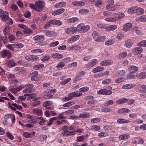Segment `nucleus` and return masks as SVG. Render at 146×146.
Returning <instances> with one entry per match:
<instances>
[{"mask_svg":"<svg viewBox=\"0 0 146 146\" xmlns=\"http://www.w3.org/2000/svg\"><path fill=\"white\" fill-rule=\"evenodd\" d=\"M92 36L95 41L100 42L104 41L106 39L105 36H100L98 33L96 31H94L92 33Z\"/></svg>","mask_w":146,"mask_h":146,"instance_id":"obj_1","label":"nucleus"},{"mask_svg":"<svg viewBox=\"0 0 146 146\" xmlns=\"http://www.w3.org/2000/svg\"><path fill=\"white\" fill-rule=\"evenodd\" d=\"M76 29L77 31L86 32L90 29V26L87 25H84V24L82 23L78 25Z\"/></svg>","mask_w":146,"mask_h":146,"instance_id":"obj_2","label":"nucleus"},{"mask_svg":"<svg viewBox=\"0 0 146 146\" xmlns=\"http://www.w3.org/2000/svg\"><path fill=\"white\" fill-rule=\"evenodd\" d=\"M0 18L3 21H5L9 18L8 13L7 11H4L0 9Z\"/></svg>","mask_w":146,"mask_h":146,"instance_id":"obj_3","label":"nucleus"},{"mask_svg":"<svg viewBox=\"0 0 146 146\" xmlns=\"http://www.w3.org/2000/svg\"><path fill=\"white\" fill-rule=\"evenodd\" d=\"M36 7V11L39 12L44 6V3L40 1H37L35 2Z\"/></svg>","mask_w":146,"mask_h":146,"instance_id":"obj_4","label":"nucleus"},{"mask_svg":"<svg viewBox=\"0 0 146 146\" xmlns=\"http://www.w3.org/2000/svg\"><path fill=\"white\" fill-rule=\"evenodd\" d=\"M97 93L99 94L104 95H109L111 94L112 91L110 90L106 89H101L98 91Z\"/></svg>","mask_w":146,"mask_h":146,"instance_id":"obj_5","label":"nucleus"},{"mask_svg":"<svg viewBox=\"0 0 146 146\" xmlns=\"http://www.w3.org/2000/svg\"><path fill=\"white\" fill-rule=\"evenodd\" d=\"M65 32L68 34H71L75 33L77 31L76 28L72 27L67 28L65 29Z\"/></svg>","mask_w":146,"mask_h":146,"instance_id":"obj_6","label":"nucleus"},{"mask_svg":"<svg viewBox=\"0 0 146 146\" xmlns=\"http://www.w3.org/2000/svg\"><path fill=\"white\" fill-rule=\"evenodd\" d=\"M39 58V57L35 55H30L26 56L25 57V59L28 61L32 62H35Z\"/></svg>","mask_w":146,"mask_h":146,"instance_id":"obj_7","label":"nucleus"},{"mask_svg":"<svg viewBox=\"0 0 146 146\" xmlns=\"http://www.w3.org/2000/svg\"><path fill=\"white\" fill-rule=\"evenodd\" d=\"M1 55L3 58H5L7 56L9 58L12 56V54L10 52L9 50H4L1 52Z\"/></svg>","mask_w":146,"mask_h":146,"instance_id":"obj_8","label":"nucleus"},{"mask_svg":"<svg viewBox=\"0 0 146 146\" xmlns=\"http://www.w3.org/2000/svg\"><path fill=\"white\" fill-rule=\"evenodd\" d=\"M33 75L31 77V80L32 81H38L39 79L38 76V72L37 71H35L33 72Z\"/></svg>","mask_w":146,"mask_h":146,"instance_id":"obj_9","label":"nucleus"},{"mask_svg":"<svg viewBox=\"0 0 146 146\" xmlns=\"http://www.w3.org/2000/svg\"><path fill=\"white\" fill-rule=\"evenodd\" d=\"M113 62L112 60H104L102 62L100 63L101 66H106L112 64Z\"/></svg>","mask_w":146,"mask_h":146,"instance_id":"obj_10","label":"nucleus"},{"mask_svg":"<svg viewBox=\"0 0 146 146\" xmlns=\"http://www.w3.org/2000/svg\"><path fill=\"white\" fill-rule=\"evenodd\" d=\"M85 3L82 1H73L72 3V4L76 7H82L84 6Z\"/></svg>","mask_w":146,"mask_h":146,"instance_id":"obj_11","label":"nucleus"},{"mask_svg":"<svg viewBox=\"0 0 146 146\" xmlns=\"http://www.w3.org/2000/svg\"><path fill=\"white\" fill-rule=\"evenodd\" d=\"M114 17H115L118 19H122L125 16L124 14L121 12L116 13L113 15Z\"/></svg>","mask_w":146,"mask_h":146,"instance_id":"obj_12","label":"nucleus"},{"mask_svg":"<svg viewBox=\"0 0 146 146\" xmlns=\"http://www.w3.org/2000/svg\"><path fill=\"white\" fill-rule=\"evenodd\" d=\"M65 9H60L54 11L52 13V15H59L63 13Z\"/></svg>","mask_w":146,"mask_h":146,"instance_id":"obj_13","label":"nucleus"},{"mask_svg":"<svg viewBox=\"0 0 146 146\" xmlns=\"http://www.w3.org/2000/svg\"><path fill=\"white\" fill-rule=\"evenodd\" d=\"M80 36L78 35H76L75 36H73L71 37L68 40V42L72 43L73 42H74L78 40Z\"/></svg>","mask_w":146,"mask_h":146,"instance_id":"obj_14","label":"nucleus"},{"mask_svg":"<svg viewBox=\"0 0 146 146\" xmlns=\"http://www.w3.org/2000/svg\"><path fill=\"white\" fill-rule=\"evenodd\" d=\"M138 7L136 6H133L129 8V10H128V12L131 14L137 13Z\"/></svg>","mask_w":146,"mask_h":146,"instance_id":"obj_15","label":"nucleus"},{"mask_svg":"<svg viewBox=\"0 0 146 146\" xmlns=\"http://www.w3.org/2000/svg\"><path fill=\"white\" fill-rule=\"evenodd\" d=\"M107 9L108 11H114L116 10L115 5L111 4H108L106 6Z\"/></svg>","mask_w":146,"mask_h":146,"instance_id":"obj_16","label":"nucleus"},{"mask_svg":"<svg viewBox=\"0 0 146 146\" xmlns=\"http://www.w3.org/2000/svg\"><path fill=\"white\" fill-rule=\"evenodd\" d=\"M128 69L130 72L134 73L137 72L138 69L136 66L132 65L130 66Z\"/></svg>","mask_w":146,"mask_h":146,"instance_id":"obj_17","label":"nucleus"},{"mask_svg":"<svg viewBox=\"0 0 146 146\" xmlns=\"http://www.w3.org/2000/svg\"><path fill=\"white\" fill-rule=\"evenodd\" d=\"M66 5V3L64 2H61L55 4L54 7L57 8L63 7Z\"/></svg>","mask_w":146,"mask_h":146,"instance_id":"obj_18","label":"nucleus"},{"mask_svg":"<svg viewBox=\"0 0 146 146\" xmlns=\"http://www.w3.org/2000/svg\"><path fill=\"white\" fill-rule=\"evenodd\" d=\"M78 93L79 92H74L69 94L72 99L73 97H79L82 95V93Z\"/></svg>","mask_w":146,"mask_h":146,"instance_id":"obj_19","label":"nucleus"},{"mask_svg":"<svg viewBox=\"0 0 146 146\" xmlns=\"http://www.w3.org/2000/svg\"><path fill=\"white\" fill-rule=\"evenodd\" d=\"M128 101V99L126 98L120 99L116 101L117 104H121L127 102Z\"/></svg>","mask_w":146,"mask_h":146,"instance_id":"obj_20","label":"nucleus"},{"mask_svg":"<svg viewBox=\"0 0 146 146\" xmlns=\"http://www.w3.org/2000/svg\"><path fill=\"white\" fill-rule=\"evenodd\" d=\"M133 44V42L132 40L129 39L127 40L125 43V46L127 48H130L131 47Z\"/></svg>","mask_w":146,"mask_h":146,"instance_id":"obj_21","label":"nucleus"},{"mask_svg":"<svg viewBox=\"0 0 146 146\" xmlns=\"http://www.w3.org/2000/svg\"><path fill=\"white\" fill-rule=\"evenodd\" d=\"M79 20L77 17H73L67 20V21L69 23H73L77 22Z\"/></svg>","mask_w":146,"mask_h":146,"instance_id":"obj_22","label":"nucleus"},{"mask_svg":"<svg viewBox=\"0 0 146 146\" xmlns=\"http://www.w3.org/2000/svg\"><path fill=\"white\" fill-rule=\"evenodd\" d=\"M104 69V67L99 66L94 69L92 70V72L94 73H96L103 71Z\"/></svg>","mask_w":146,"mask_h":146,"instance_id":"obj_23","label":"nucleus"},{"mask_svg":"<svg viewBox=\"0 0 146 146\" xmlns=\"http://www.w3.org/2000/svg\"><path fill=\"white\" fill-rule=\"evenodd\" d=\"M117 28L116 25H110L106 28V31H113L116 29Z\"/></svg>","mask_w":146,"mask_h":146,"instance_id":"obj_24","label":"nucleus"},{"mask_svg":"<svg viewBox=\"0 0 146 146\" xmlns=\"http://www.w3.org/2000/svg\"><path fill=\"white\" fill-rule=\"evenodd\" d=\"M131 26L132 25L131 23H128L124 25L123 28V30L124 31H127L130 29Z\"/></svg>","mask_w":146,"mask_h":146,"instance_id":"obj_25","label":"nucleus"},{"mask_svg":"<svg viewBox=\"0 0 146 146\" xmlns=\"http://www.w3.org/2000/svg\"><path fill=\"white\" fill-rule=\"evenodd\" d=\"M89 13V11L86 9H80L79 11V13L80 14L82 15H85Z\"/></svg>","mask_w":146,"mask_h":146,"instance_id":"obj_26","label":"nucleus"},{"mask_svg":"<svg viewBox=\"0 0 146 146\" xmlns=\"http://www.w3.org/2000/svg\"><path fill=\"white\" fill-rule=\"evenodd\" d=\"M45 34L47 36H54L55 34V32L52 31L46 30L45 31Z\"/></svg>","mask_w":146,"mask_h":146,"instance_id":"obj_27","label":"nucleus"},{"mask_svg":"<svg viewBox=\"0 0 146 146\" xmlns=\"http://www.w3.org/2000/svg\"><path fill=\"white\" fill-rule=\"evenodd\" d=\"M23 33L25 34L31 35L33 33V32L31 29L27 28L24 30Z\"/></svg>","mask_w":146,"mask_h":146,"instance_id":"obj_28","label":"nucleus"},{"mask_svg":"<svg viewBox=\"0 0 146 146\" xmlns=\"http://www.w3.org/2000/svg\"><path fill=\"white\" fill-rule=\"evenodd\" d=\"M33 111L38 116L42 115V111L40 109H34L33 110Z\"/></svg>","mask_w":146,"mask_h":146,"instance_id":"obj_29","label":"nucleus"},{"mask_svg":"<svg viewBox=\"0 0 146 146\" xmlns=\"http://www.w3.org/2000/svg\"><path fill=\"white\" fill-rule=\"evenodd\" d=\"M33 39L36 40H38L43 39H44V37L43 35H38L33 38Z\"/></svg>","mask_w":146,"mask_h":146,"instance_id":"obj_30","label":"nucleus"},{"mask_svg":"<svg viewBox=\"0 0 146 146\" xmlns=\"http://www.w3.org/2000/svg\"><path fill=\"white\" fill-rule=\"evenodd\" d=\"M91 63L88 65L90 67H92L98 63V61L96 59H94L91 60Z\"/></svg>","mask_w":146,"mask_h":146,"instance_id":"obj_31","label":"nucleus"},{"mask_svg":"<svg viewBox=\"0 0 146 146\" xmlns=\"http://www.w3.org/2000/svg\"><path fill=\"white\" fill-rule=\"evenodd\" d=\"M52 24H53L52 23V20L49 21L46 23L45 25L44 26V28L45 29H47Z\"/></svg>","mask_w":146,"mask_h":146,"instance_id":"obj_32","label":"nucleus"},{"mask_svg":"<svg viewBox=\"0 0 146 146\" xmlns=\"http://www.w3.org/2000/svg\"><path fill=\"white\" fill-rule=\"evenodd\" d=\"M52 57L54 58L60 59L63 57V55L60 54L55 53L53 54Z\"/></svg>","mask_w":146,"mask_h":146,"instance_id":"obj_33","label":"nucleus"},{"mask_svg":"<svg viewBox=\"0 0 146 146\" xmlns=\"http://www.w3.org/2000/svg\"><path fill=\"white\" fill-rule=\"evenodd\" d=\"M130 111L129 109L127 108H122L120 109L119 110V113H129Z\"/></svg>","mask_w":146,"mask_h":146,"instance_id":"obj_34","label":"nucleus"},{"mask_svg":"<svg viewBox=\"0 0 146 146\" xmlns=\"http://www.w3.org/2000/svg\"><path fill=\"white\" fill-rule=\"evenodd\" d=\"M52 23L53 25L59 26L62 24V22L59 20L55 19L52 20Z\"/></svg>","mask_w":146,"mask_h":146,"instance_id":"obj_35","label":"nucleus"},{"mask_svg":"<svg viewBox=\"0 0 146 146\" xmlns=\"http://www.w3.org/2000/svg\"><path fill=\"white\" fill-rule=\"evenodd\" d=\"M135 78V76L134 73H133L130 72L127 76V78L130 79H132Z\"/></svg>","mask_w":146,"mask_h":146,"instance_id":"obj_36","label":"nucleus"},{"mask_svg":"<svg viewBox=\"0 0 146 146\" xmlns=\"http://www.w3.org/2000/svg\"><path fill=\"white\" fill-rule=\"evenodd\" d=\"M130 136L129 135L124 134L123 135H121L119 136V139L121 140L124 139H126L129 138Z\"/></svg>","mask_w":146,"mask_h":146,"instance_id":"obj_37","label":"nucleus"},{"mask_svg":"<svg viewBox=\"0 0 146 146\" xmlns=\"http://www.w3.org/2000/svg\"><path fill=\"white\" fill-rule=\"evenodd\" d=\"M117 122L119 123L123 124L128 123L129 121L125 119H117Z\"/></svg>","mask_w":146,"mask_h":146,"instance_id":"obj_38","label":"nucleus"},{"mask_svg":"<svg viewBox=\"0 0 146 146\" xmlns=\"http://www.w3.org/2000/svg\"><path fill=\"white\" fill-rule=\"evenodd\" d=\"M139 77L140 79H143L146 78V72H145L141 73L139 75Z\"/></svg>","mask_w":146,"mask_h":146,"instance_id":"obj_39","label":"nucleus"},{"mask_svg":"<svg viewBox=\"0 0 146 146\" xmlns=\"http://www.w3.org/2000/svg\"><path fill=\"white\" fill-rule=\"evenodd\" d=\"M37 119L38 121L39 120H40V121L39 124L40 125H45V121L44 119L42 117H39L38 118H37Z\"/></svg>","mask_w":146,"mask_h":146,"instance_id":"obj_40","label":"nucleus"},{"mask_svg":"<svg viewBox=\"0 0 146 146\" xmlns=\"http://www.w3.org/2000/svg\"><path fill=\"white\" fill-rule=\"evenodd\" d=\"M11 27L10 25H7L6 27L5 28L4 30H3V33L4 34L6 35L7 34V33L9 31V29Z\"/></svg>","mask_w":146,"mask_h":146,"instance_id":"obj_41","label":"nucleus"},{"mask_svg":"<svg viewBox=\"0 0 146 146\" xmlns=\"http://www.w3.org/2000/svg\"><path fill=\"white\" fill-rule=\"evenodd\" d=\"M143 50L142 48L141 47L137 48L134 49V50L137 54L140 53Z\"/></svg>","mask_w":146,"mask_h":146,"instance_id":"obj_42","label":"nucleus"},{"mask_svg":"<svg viewBox=\"0 0 146 146\" xmlns=\"http://www.w3.org/2000/svg\"><path fill=\"white\" fill-rule=\"evenodd\" d=\"M138 45L139 46L142 47L146 46V40H143L139 42Z\"/></svg>","mask_w":146,"mask_h":146,"instance_id":"obj_43","label":"nucleus"},{"mask_svg":"<svg viewBox=\"0 0 146 146\" xmlns=\"http://www.w3.org/2000/svg\"><path fill=\"white\" fill-rule=\"evenodd\" d=\"M7 47L9 50L11 51H14L15 48L14 44H8L7 45Z\"/></svg>","mask_w":146,"mask_h":146,"instance_id":"obj_44","label":"nucleus"},{"mask_svg":"<svg viewBox=\"0 0 146 146\" xmlns=\"http://www.w3.org/2000/svg\"><path fill=\"white\" fill-rule=\"evenodd\" d=\"M52 102L50 101H47L44 103L43 106L44 107H47L51 105L52 104Z\"/></svg>","mask_w":146,"mask_h":146,"instance_id":"obj_45","label":"nucleus"},{"mask_svg":"<svg viewBox=\"0 0 146 146\" xmlns=\"http://www.w3.org/2000/svg\"><path fill=\"white\" fill-rule=\"evenodd\" d=\"M71 80L70 78H68L64 80L63 81L60 82V84L62 85H64L69 82Z\"/></svg>","mask_w":146,"mask_h":146,"instance_id":"obj_46","label":"nucleus"},{"mask_svg":"<svg viewBox=\"0 0 146 146\" xmlns=\"http://www.w3.org/2000/svg\"><path fill=\"white\" fill-rule=\"evenodd\" d=\"M74 104V103L72 102H69L64 104L63 105V106L64 107H69L71 106H73Z\"/></svg>","mask_w":146,"mask_h":146,"instance_id":"obj_47","label":"nucleus"},{"mask_svg":"<svg viewBox=\"0 0 146 146\" xmlns=\"http://www.w3.org/2000/svg\"><path fill=\"white\" fill-rule=\"evenodd\" d=\"M14 44L15 48H22L23 46V44L20 43H16Z\"/></svg>","mask_w":146,"mask_h":146,"instance_id":"obj_48","label":"nucleus"},{"mask_svg":"<svg viewBox=\"0 0 146 146\" xmlns=\"http://www.w3.org/2000/svg\"><path fill=\"white\" fill-rule=\"evenodd\" d=\"M12 105L15 107L16 108H17L18 110H21L22 109V107L19 105L17 104L14 103L12 104Z\"/></svg>","mask_w":146,"mask_h":146,"instance_id":"obj_49","label":"nucleus"},{"mask_svg":"<svg viewBox=\"0 0 146 146\" xmlns=\"http://www.w3.org/2000/svg\"><path fill=\"white\" fill-rule=\"evenodd\" d=\"M89 90V88L87 87H85L80 88L79 90L81 92H86Z\"/></svg>","mask_w":146,"mask_h":146,"instance_id":"obj_50","label":"nucleus"},{"mask_svg":"<svg viewBox=\"0 0 146 146\" xmlns=\"http://www.w3.org/2000/svg\"><path fill=\"white\" fill-rule=\"evenodd\" d=\"M108 134L107 133L104 132H101L99 133L98 135L99 137H104L108 135Z\"/></svg>","mask_w":146,"mask_h":146,"instance_id":"obj_51","label":"nucleus"},{"mask_svg":"<svg viewBox=\"0 0 146 146\" xmlns=\"http://www.w3.org/2000/svg\"><path fill=\"white\" fill-rule=\"evenodd\" d=\"M44 66V64H38L37 65H35L34 66V69L35 70H37L38 69H40L42 68Z\"/></svg>","mask_w":146,"mask_h":146,"instance_id":"obj_52","label":"nucleus"},{"mask_svg":"<svg viewBox=\"0 0 146 146\" xmlns=\"http://www.w3.org/2000/svg\"><path fill=\"white\" fill-rule=\"evenodd\" d=\"M57 119V118L56 117H54L51 118L49 122L47 124V125H50L53 123L54 120H56Z\"/></svg>","mask_w":146,"mask_h":146,"instance_id":"obj_53","label":"nucleus"},{"mask_svg":"<svg viewBox=\"0 0 146 146\" xmlns=\"http://www.w3.org/2000/svg\"><path fill=\"white\" fill-rule=\"evenodd\" d=\"M131 84H127L123 86L122 88L123 89H129L132 87Z\"/></svg>","mask_w":146,"mask_h":146,"instance_id":"obj_54","label":"nucleus"},{"mask_svg":"<svg viewBox=\"0 0 146 146\" xmlns=\"http://www.w3.org/2000/svg\"><path fill=\"white\" fill-rule=\"evenodd\" d=\"M65 66L64 63L63 62H61L59 63L56 66L57 68L59 69L64 67Z\"/></svg>","mask_w":146,"mask_h":146,"instance_id":"obj_55","label":"nucleus"},{"mask_svg":"<svg viewBox=\"0 0 146 146\" xmlns=\"http://www.w3.org/2000/svg\"><path fill=\"white\" fill-rule=\"evenodd\" d=\"M8 65L9 66L12 67L15 65V63L13 60H11L8 62Z\"/></svg>","mask_w":146,"mask_h":146,"instance_id":"obj_56","label":"nucleus"},{"mask_svg":"<svg viewBox=\"0 0 146 146\" xmlns=\"http://www.w3.org/2000/svg\"><path fill=\"white\" fill-rule=\"evenodd\" d=\"M139 19L141 22H146V16L145 15L142 16L140 17Z\"/></svg>","mask_w":146,"mask_h":146,"instance_id":"obj_57","label":"nucleus"},{"mask_svg":"<svg viewBox=\"0 0 146 146\" xmlns=\"http://www.w3.org/2000/svg\"><path fill=\"white\" fill-rule=\"evenodd\" d=\"M137 13H138L139 14H142L144 13V10L142 8L138 7Z\"/></svg>","mask_w":146,"mask_h":146,"instance_id":"obj_58","label":"nucleus"},{"mask_svg":"<svg viewBox=\"0 0 146 146\" xmlns=\"http://www.w3.org/2000/svg\"><path fill=\"white\" fill-rule=\"evenodd\" d=\"M78 117H79V118H86L88 117L89 116L87 114L84 113L80 115L79 116H78Z\"/></svg>","mask_w":146,"mask_h":146,"instance_id":"obj_59","label":"nucleus"},{"mask_svg":"<svg viewBox=\"0 0 146 146\" xmlns=\"http://www.w3.org/2000/svg\"><path fill=\"white\" fill-rule=\"evenodd\" d=\"M59 43L58 41H56L55 42L52 43L50 45V47H54L58 45Z\"/></svg>","mask_w":146,"mask_h":146,"instance_id":"obj_60","label":"nucleus"},{"mask_svg":"<svg viewBox=\"0 0 146 146\" xmlns=\"http://www.w3.org/2000/svg\"><path fill=\"white\" fill-rule=\"evenodd\" d=\"M114 41L111 40H109L108 41H107L106 42L105 44L107 45H112L113 44Z\"/></svg>","mask_w":146,"mask_h":146,"instance_id":"obj_61","label":"nucleus"},{"mask_svg":"<svg viewBox=\"0 0 146 146\" xmlns=\"http://www.w3.org/2000/svg\"><path fill=\"white\" fill-rule=\"evenodd\" d=\"M111 81V80L110 79L108 78L104 80L102 82V83L103 84H106L109 83Z\"/></svg>","mask_w":146,"mask_h":146,"instance_id":"obj_62","label":"nucleus"},{"mask_svg":"<svg viewBox=\"0 0 146 146\" xmlns=\"http://www.w3.org/2000/svg\"><path fill=\"white\" fill-rule=\"evenodd\" d=\"M114 102L113 100H111L109 101H108L105 104V106H108L109 105H111L113 104Z\"/></svg>","mask_w":146,"mask_h":146,"instance_id":"obj_63","label":"nucleus"},{"mask_svg":"<svg viewBox=\"0 0 146 146\" xmlns=\"http://www.w3.org/2000/svg\"><path fill=\"white\" fill-rule=\"evenodd\" d=\"M91 58V56L88 55L86 56L83 59V60L85 61H88Z\"/></svg>","mask_w":146,"mask_h":146,"instance_id":"obj_64","label":"nucleus"}]
</instances>
